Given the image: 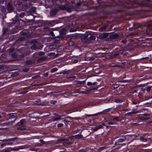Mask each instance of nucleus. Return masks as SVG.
Wrapping results in <instances>:
<instances>
[{"label":"nucleus","mask_w":152,"mask_h":152,"mask_svg":"<svg viewBox=\"0 0 152 152\" xmlns=\"http://www.w3.org/2000/svg\"><path fill=\"white\" fill-rule=\"evenodd\" d=\"M88 33L84 34L81 37L82 41L84 43H89L92 42V40H94L96 39V36L94 35H91L88 37L89 35Z\"/></svg>","instance_id":"obj_1"},{"label":"nucleus","mask_w":152,"mask_h":152,"mask_svg":"<svg viewBox=\"0 0 152 152\" xmlns=\"http://www.w3.org/2000/svg\"><path fill=\"white\" fill-rule=\"evenodd\" d=\"M26 121L25 119L21 120L20 122H18L17 124V126L19 127L18 128L19 130H25L26 129L25 127Z\"/></svg>","instance_id":"obj_2"},{"label":"nucleus","mask_w":152,"mask_h":152,"mask_svg":"<svg viewBox=\"0 0 152 152\" xmlns=\"http://www.w3.org/2000/svg\"><path fill=\"white\" fill-rule=\"evenodd\" d=\"M88 106L87 105H83L76 107L71 110L69 112V113L73 112L80 111L83 109L87 107Z\"/></svg>","instance_id":"obj_3"},{"label":"nucleus","mask_w":152,"mask_h":152,"mask_svg":"<svg viewBox=\"0 0 152 152\" xmlns=\"http://www.w3.org/2000/svg\"><path fill=\"white\" fill-rule=\"evenodd\" d=\"M127 54V53L126 52L124 53L123 50H120L119 51L116 52L115 53L112 55L110 56L111 58H115L121 54L123 55H126Z\"/></svg>","instance_id":"obj_4"},{"label":"nucleus","mask_w":152,"mask_h":152,"mask_svg":"<svg viewBox=\"0 0 152 152\" xmlns=\"http://www.w3.org/2000/svg\"><path fill=\"white\" fill-rule=\"evenodd\" d=\"M17 116V114L15 113L8 114L7 115V120L9 119H13L14 120L11 122H14L16 120Z\"/></svg>","instance_id":"obj_5"},{"label":"nucleus","mask_w":152,"mask_h":152,"mask_svg":"<svg viewBox=\"0 0 152 152\" xmlns=\"http://www.w3.org/2000/svg\"><path fill=\"white\" fill-rule=\"evenodd\" d=\"M39 44L37 41H36L32 43L31 48L32 49L37 50L39 49Z\"/></svg>","instance_id":"obj_6"},{"label":"nucleus","mask_w":152,"mask_h":152,"mask_svg":"<svg viewBox=\"0 0 152 152\" xmlns=\"http://www.w3.org/2000/svg\"><path fill=\"white\" fill-rule=\"evenodd\" d=\"M43 29L46 32H49V34L52 36V37L55 36V35L53 33V32L52 31V30L48 27L47 26L43 28Z\"/></svg>","instance_id":"obj_7"},{"label":"nucleus","mask_w":152,"mask_h":152,"mask_svg":"<svg viewBox=\"0 0 152 152\" xmlns=\"http://www.w3.org/2000/svg\"><path fill=\"white\" fill-rule=\"evenodd\" d=\"M7 9L8 12H11L14 10V8L12 5L10 3H9L8 4Z\"/></svg>","instance_id":"obj_8"},{"label":"nucleus","mask_w":152,"mask_h":152,"mask_svg":"<svg viewBox=\"0 0 152 152\" xmlns=\"http://www.w3.org/2000/svg\"><path fill=\"white\" fill-rule=\"evenodd\" d=\"M58 10H59L57 9L52 10L50 12V15L52 16H55L57 14Z\"/></svg>","instance_id":"obj_9"},{"label":"nucleus","mask_w":152,"mask_h":152,"mask_svg":"<svg viewBox=\"0 0 152 152\" xmlns=\"http://www.w3.org/2000/svg\"><path fill=\"white\" fill-rule=\"evenodd\" d=\"M65 141L63 143V145L65 146H66L67 145H71L72 144L73 142H69L68 139H65Z\"/></svg>","instance_id":"obj_10"},{"label":"nucleus","mask_w":152,"mask_h":152,"mask_svg":"<svg viewBox=\"0 0 152 152\" xmlns=\"http://www.w3.org/2000/svg\"><path fill=\"white\" fill-rule=\"evenodd\" d=\"M34 63V61L33 60H28L26 61V64L27 66L31 65Z\"/></svg>","instance_id":"obj_11"},{"label":"nucleus","mask_w":152,"mask_h":152,"mask_svg":"<svg viewBox=\"0 0 152 152\" xmlns=\"http://www.w3.org/2000/svg\"><path fill=\"white\" fill-rule=\"evenodd\" d=\"M103 125L105 126V125L104 124H103L102 125H100L95 127V128L93 129V131L94 132H96L99 129L102 128L103 127Z\"/></svg>","instance_id":"obj_12"},{"label":"nucleus","mask_w":152,"mask_h":152,"mask_svg":"<svg viewBox=\"0 0 152 152\" xmlns=\"http://www.w3.org/2000/svg\"><path fill=\"white\" fill-rule=\"evenodd\" d=\"M72 137H74L75 139H80L82 138L83 137V136L80 134H79L74 136H72Z\"/></svg>","instance_id":"obj_13"},{"label":"nucleus","mask_w":152,"mask_h":152,"mask_svg":"<svg viewBox=\"0 0 152 152\" xmlns=\"http://www.w3.org/2000/svg\"><path fill=\"white\" fill-rule=\"evenodd\" d=\"M108 36V34L107 33H103L100 35V37L103 39L107 38Z\"/></svg>","instance_id":"obj_14"},{"label":"nucleus","mask_w":152,"mask_h":152,"mask_svg":"<svg viewBox=\"0 0 152 152\" xmlns=\"http://www.w3.org/2000/svg\"><path fill=\"white\" fill-rule=\"evenodd\" d=\"M126 140H127V138L126 137L124 138H120L118 140V143H122L124 142Z\"/></svg>","instance_id":"obj_15"},{"label":"nucleus","mask_w":152,"mask_h":152,"mask_svg":"<svg viewBox=\"0 0 152 152\" xmlns=\"http://www.w3.org/2000/svg\"><path fill=\"white\" fill-rule=\"evenodd\" d=\"M139 139L140 140L143 142H145L148 141L147 138H145L141 136L140 137Z\"/></svg>","instance_id":"obj_16"},{"label":"nucleus","mask_w":152,"mask_h":152,"mask_svg":"<svg viewBox=\"0 0 152 152\" xmlns=\"http://www.w3.org/2000/svg\"><path fill=\"white\" fill-rule=\"evenodd\" d=\"M56 48V46L55 45H51L49 46V48L50 50H53Z\"/></svg>","instance_id":"obj_17"},{"label":"nucleus","mask_w":152,"mask_h":152,"mask_svg":"<svg viewBox=\"0 0 152 152\" xmlns=\"http://www.w3.org/2000/svg\"><path fill=\"white\" fill-rule=\"evenodd\" d=\"M139 118L140 120L143 121H146L149 119V118L148 117H144L143 116H141L139 117Z\"/></svg>","instance_id":"obj_18"},{"label":"nucleus","mask_w":152,"mask_h":152,"mask_svg":"<svg viewBox=\"0 0 152 152\" xmlns=\"http://www.w3.org/2000/svg\"><path fill=\"white\" fill-rule=\"evenodd\" d=\"M126 145L125 143H123L122 144H118V146L116 148H115L117 151L119 150L120 148L122 147L123 146Z\"/></svg>","instance_id":"obj_19"},{"label":"nucleus","mask_w":152,"mask_h":152,"mask_svg":"<svg viewBox=\"0 0 152 152\" xmlns=\"http://www.w3.org/2000/svg\"><path fill=\"white\" fill-rule=\"evenodd\" d=\"M151 88H152V86H148L146 87L145 89H144V90H142V91H144L146 90L148 92H149L151 90Z\"/></svg>","instance_id":"obj_20"},{"label":"nucleus","mask_w":152,"mask_h":152,"mask_svg":"<svg viewBox=\"0 0 152 152\" xmlns=\"http://www.w3.org/2000/svg\"><path fill=\"white\" fill-rule=\"evenodd\" d=\"M111 121H121V120H120L119 119L118 117H113V118L111 119Z\"/></svg>","instance_id":"obj_21"},{"label":"nucleus","mask_w":152,"mask_h":152,"mask_svg":"<svg viewBox=\"0 0 152 152\" xmlns=\"http://www.w3.org/2000/svg\"><path fill=\"white\" fill-rule=\"evenodd\" d=\"M119 35L117 34H115L113 35L112 38L113 39H117L119 38Z\"/></svg>","instance_id":"obj_22"},{"label":"nucleus","mask_w":152,"mask_h":152,"mask_svg":"<svg viewBox=\"0 0 152 152\" xmlns=\"http://www.w3.org/2000/svg\"><path fill=\"white\" fill-rule=\"evenodd\" d=\"M106 28V27L105 26H102L100 28H99V31H103L105 30Z\"/></svg>","instance_id":"obj_23"},{"label":"nucleus","mask_w":152,"mask_h":152,"mask_svg":"<svg viewBox=\"0 0 152 152\" xmlns=\"http://www.w3.org/2000/svg\"><path fill=\"white\" fill-rule=\"evenodd\" d=\"M66 7L64 5H60L59 7V9L62 10H66Z\"/></svg>","instance_id":"obj_24"},{"label":"nucleus","mask_w":152,"mask_h":152,"mask_svg":"<svg viewBox=\"0 0 152 152\" xmlns=\"http://www.w3.org/2000/svg\"><path fill=\"white\" fill-rule=\"evenodd\" d=\"M66 10L68 12H71L72 11V10L70 7H66Z\"/></svg>","instance_id":"obj_25"},{"label":"nucleus","mask_w":152,"mask_h":152,"mask_svg":"<svg viewBox=\"0 0 152 152\" xmlns=\"http://www.w3.org/2000/svg\"><path fill=\"white\" fill-rule=\"evenodd\" d=\"M8 28H4L3 30V33L4 34H6L8 31Z\"/></svg>","instance_id":"obj_26"},{"label":"nucleus","mask_w":152,"mask_h":152,"mask_svg":"<svg viewBox=\"0 0 152 152\" xmlns=\"http://www.w3.org/2000/svg\"><path fill=\"white\" fill-rule=\"evenodd\" d=\"M18 138L17 137H15L14 138L8 139L9 141H14L15 140H17L18 139Z\"/></svg>","instance_id":"obj_27"},{"label":"nucleus","mask_w":152,"mask_h":152,"mask_svg":"<svg viewBox=\"0 0 152 152\" xmlns=\"http://www.w3.org/2000/svg\"><path fill=\"white\" fill-rule=\"evenodd\" d=\"M61 119V117L59 116L58 117H56L54 118V119L52 120V121H58V120H60Z\"/></svg>","instance_id":"obj_28"},{"label":"nucleus","mask_w":152,"mask_h":152,"mask_svg":"<svg viewBox=\"0 0 152 152\" xmlns=\"http://www.w3.org/2000/svg\"><path fill=\"white\" fill-rule=\"evenodd\" d=\"M25 15V13L24 12H22L19 15V16L21 18H23Z\"/></svg>","instance_id":"obj_29"},{"label":"nucleus","mask_w":152,"mask_h":152,"mask_svg":"<svg viewBox=\"0 0 152 152\" xmlns=\"http://www.w3.org/2000/svg\"><path fill=\"white\" fill-rule=\"evenodd\" d=\"M58 69L56 68H53L50 70L51 72L53 73L54 72L58 70Z\"/></svg>","instance_id":"obj_30"},{"label":"nucleus","mask_w":152,"mask_h":152,"mask_svg":"<svg viewBox=\"0 0 152 152\" xmlns=\"http://www.w3.org/2000/svg\"><path fill=\"white\" fill-rule=\"evenodd\" d=\"M123 101L122 100L119 99H116L115 100V102L118 103H120L122 102Z\"/></svg>","instance_id":"obj_31"},{"label":"nucleus","mask_w":152,"mask_h":152,"mask_svg":"<svg viewBox=\"0 0 152 152\" xmlns=\"http://www.w3.org/2000/svg\"><path fill=\"white\" fill-rule=\"evenodd\" d=\"M141 102V101H139L137 100H134V101H133L132 102V103L133 104H137V103H139L140 102Z\"/></svg>","instance_id":"obj_32"},{"label":"nucleus","mask_w":152,"mask_h":152,"mask_svg":"<svg viewBox=\"0 0 152 152\" xmlns=\"http://www.w3.org/2000/svg\"><path fill=\"white\" fill-rule=\"evenodd\" d=\"M45 59H46V57H40V58H39L38 59V60L39 61H42V60H45Z\"/></svg>","instance_id":"obj_33"},{"label":"nucleus","mask_w":152,"mask_h":152,"mask_svg":"<svg viewBox=\"0 0 152 152\" xmlns=\"http://www.w3.org/2000/svg\"><path fill=\"white\" fill-rule=\"evenodd\" d=\"M38 55V53H36L33 55V57L36 58L37 57Z\"/></svg>","instance_id":"obj_34"},{"label":"nucleus","mask_w":152,"mask_h":152,"mask_svg":"<svg viewBox=\"0 0 152 152\" xmlns=\"http://www.w3.org/2000/svg\"><path fill=\"white\" fill-rule=\"evenodd\" d=\"M45 53L43 52H40L38 53V55L39 56H42L44 55Z\"/></svg>","instance_id":"obj_35"},{"label":"nucleus","mask_w":152,"mask_h":152,"mask_svg":"<svg viewBox=\"0 0 152 152\" xmlns=\"http://www.w3.org/2000/svg\"><path fill=\"white\" fill-rule=\"evenodd\" d=\"M29 70V69L27 68L26 69H23V71L24 72H27Z\"/></svg>","instance_id":"obj_36"},{"label":"nucleus","mask_w":152,"mask_h":152,"mask_svg":"<svg viewBox=\"0 0 152 152\" xmlns=\"http://www.w3.org/2000/svg\"><path fill=\"white\" fill-rule=\"evenodd\" d=\"M148 25L149 27L152 26V21L149 22L148 24Z\"/></svg>","instance_id":"obj_37"},{"label":"nucleus","mask_w":152,"mask_h":152,"mask_svg":"<svg viewBox=\"0 0 152 152\" xmlns=\"http://www.w3.org/2000/svg\"><path fill=\"white\" fill-rule=\"evenodd\" d=\"M69 71H64L62 73L63 74L65 75L66 74H68L69 73Z\"/></svg>","instance_id":"obj_38"},{"label":"nucleus","mask_w":152,"mask_h":152,"mask_svg":"<svg viewBox=\"0 0 152 152\" xmlns=\"http://www.w3.org/2000/svg\"><path fill=\"white\" fill-rule=\"evenodd\" d=\"M64 125L62 123L59 124H57V126L58 127H61L63 126Z\"/></svg>","instance_id":"obj_39"},{"label":"nucleus","mask_w":152,"mask_h":152,"mask_svg":"<svg viewBox=\"0 0 152 152\" xmlns=\"http://www.w3.org/2000/svg\"><path fill=\"white\" fill-rule=\"evenodd\" d=\"M138 113V112H129V113H128L127 114H128V115H130V114H135V113Z\"/></svg>","instance_id":"obj_40"},{"label":"nucleus","mask_w":152,"mask_h":152,"mask_svg":"<svg viewBox=\"0 0 152 152\" xmlns=\"http://www.w3.org/2000/svg\"><path fill=\"white\" fill-rule=\"evenodd\" d=\"M39 141L40 142H41L42 143L41 144H42L43 146V145L44 144H45V141H44L43 140H39Z\"/></svg>","instance_id":"obj_41"},{"label":"nucleus","mask_w":152,"mask_h":152,"mask_svg":"<svg viewBox=\"0 0 152 152\" xmlns=\"http://www.w3.org/2000/svg\"><path fill=\"white\" fill-rule=\"evenodd\" d=\"M10 151L8 149H5L2 151V152H10Z\"/></svg>","instance_id":"obj_42"},{"label":"nucleus","mask_w":152,"mask_h":152,"mask_svg":"<svg viewBox=\"0 0 152 152\" xmlns=\"http://www.w3.org/2000/svg\"><path fill=\"white\" fill-rule=\"evenodd\" d=\"M31 151H37L38 150V149L37 148H31L30 149Z\"/></svg>","instance_id":"obj_43"},{"label":"nucleus","mask_w":152,"mask_h":152,"mask_svg":"<svg viewBox=\"0 0 152 152\" xmlns=\"http://www.w3.org/2000/svg\"><path fill=\"white\" fill-rule=\"evenodd\" d=\"M142 115H143V116L147 117V116H149L150 115V114L146 113V114H143Z\"/></svg>","instance_id":"obj_44"},{"label":"nucleus","mask_w":152,"mask_h":152,"mask_svg":"<svg viewBox=\"0 0 152 152\" xmlns=\"http://www.w3.org/2000/svg\"><path fill=\"white\" fill-rule=\"evenodd\" d=\"M48 54H49V56H53L55 54V53H50Z\"/></svg>","instance_id":"obj_45"},{"label":"nucleus","mask_w":152,"mask_h":152,"mask_svg":"<svg viewBox=\"0 0 152 152\" xmlns=\"http://www.w3.org/2000/svg\"><path fill=\"white\" fill-rule=\"evenodd\" d=\"M56 102L57 101H51L50 102V103L53 104H54L56 103Z\"/></svg>","instance_id":"obj_46"},{"label":"nucleus","mask_w":152,"mask_h":152,"mask_svg":"<svg viewBox=\"0 0 152 152\" xmlns=\"http://www.w3.org/2000/svg\"><path fill=\"white\" fill-rule=\"evenodd\" d=\"M119 86V85H114V88H118Z\"/></svg>","instance_id":"obj_47"},{"label":"nucleus","mask_w":152,"mask_h":152,"mask_svg":"<svg viewBox=\"0 0 152 152\" xmlns=\"http://www.w3.org/2000/svg\"><path fill=\"white\" fill-rule=\"evenodd\" d=\"M87 85L88 86H90L92 85V83L91 82H88L87 83Z\"/></svg>","instance_id":"obj_48"},{"label":"nucleus","mask_w":152,"mask_h":152,"mask_svg":"<svg viewBox=\"0 0 152 152\" xmlns=\"http://www.w3.org/2000/svg\"><path fill=\"white\" fill-rule=\"evenodd\" d=\"M84 83V82L83 81H78V82L77 84H82Z\"/></svg>","instance_id":"obj_49"},{"label":"nucleus","mask_w":152,"mask_h":152,"mask_svg":"<svg viewBox=\"0 0 152 152\" xmlns=\"http://www.w3.org/2000/svg\"><path fill=\"white\" fill-rule=\"evenodd\" d=\"M110 151L111 152H117V151L115 148L113 149Z\"/></svg>","instance_id":"obj_50"},{"label":"nucleus","mask_w":152,"mask_h":152,"mask_svg":"<svg viewBox=\"0 0 152 152\" xmlns=\"http://www.w3.org/2000/svg\"><path fill=\"white\" fill-rule=\"evenodd\" d=\"M1 141L2 142H7L9 141L8 139H6V140H1Z\"/></svg>","instance_id":"obj_51"},{"label":"nucleus","mask_w":152,"mask_h":152,"mask_svg":"<svg viewBox=\"0 0 152 152\" xmlns=\"http://www.w3.org/2000/svg\"><path fill=\"white\" fill-rule=\"evenodd\" d=\"M6 144H7V145H12V144L13 143L12 142H8L7 143H6Z\"/></svg>","instance_id":"obj_52"},{"label":"nucleus","mask_w":152,"mask_h":152,"mask_svg":"<svg viewBox=\"0 0 152 152\" xmlns=\"http://www.w3.org/2000/svg\"><path fill=\"white\" fill-rule=\"evenodd\" d=\"M96 115V114H93V115H86V116H95Z\"/></svg>","instance_id":"obj_53"},{"label":"nucleus","mask_w":152,"mask_h":152,"mask_svg":"<svg viewBox=\"0 0 152 152\" xmlns=\"http://www.w3.org/2000/svg\"><path fill=\"white\" fill-rule=\"evenodd\" d=\"M78 61V60L77 59L74 60L73 61L74 63H76Z\"/></svg>","instance_id":"obj_54"},{"label":"nucleus","mask_w":152,"mask_h":152,"mask_svg":"<svg viewBox=\"0 0 152 152\" xmlns=\"http://www.w3.org/2000/svg\"><path fill=\"white\" fill-rule=\"evenodd\" d=\"M118 145V142H116L115 143V145H114V146L113 147V148H114V147H115V146H117V145Z\"/></svg>","instance_id":"obj_55"},{"label":"nucleus","mask_w":152,"mask_h":152,"mask_svg":"<svg viewBox=\"0 0 152 152\" xmlns=\"http://www.w3.org/2000/svg\"><path fill=\"white\" fill-rule=\"evenodd\" d=\"M4 0H0V4H3L4 2Z\"/></svg>","instance_id":"obj_56"},{"label":"nucleus","mask_w":152,"mask_h":152,"mask_svg":"<svg viewBox=\"0 0 152 152\" xmlns=\"http://www.w3.org/2000/svg\"><path fill=\"white\" fill-rule=\"evenodd\" d=\"M148 99H151V103H152V96H151V97H150L149 98H147L146 99V100H147Z\"/></svg>","instance_id":"obj_57"},{"label":"nucleus","mask_w":152,"mask_h":152,"mask_svg":"<svg viewBox=\"0 0 152 152\" xmlns=\"http://www.w3.org/2000/svg\"><path fill=\"white\" fill-rule=\"evenodd\" d=\"M80 93H83V94H86L87 93V92L84 91H81L80 92Z\"/></svg>","instance_id":"obj_58"},{"label":"nucleus","mask_w":152,"mask_h":152,"mask_svg":"<svg viewBox=\"0 0 152 152\" xmlns=\"http://www.w3.org/2000/svg\"><path fill=\"white\" fill-rule=\"evenodd\" d=\"M7 145V144H6V143H3V144H2L1 145V147H3V146H5V145Z\"/></svg>","instance_id":"obj_59"},{"label":"nucleus","mask_w":152,"mask_h":152,"mask_svg":"<svg viewBox=\"0 0 152 152\" xmlns=\"http://www.w3.org/2000/svg\"><path fill=\"white\" fill-rule=\"evenodd\" d=\"M37 146H43L42 144H41L40 143L38 144H37Z\"/></svg>","instance_id":"obj_60"},{"label":"nucleus","mask_w":152,"mask_h":152,"mask_svg":"<svg viewBox=\"0 0 152 152\" xmlns=\"http://www.w3.org/2000/svg\"><path fill=\"white\" fill-rule=\"evenodd\" d=\"M108 124H114V123H113L112 122H109L108 123Z\"/></svg>","instance_id":"obj_61"},{"label":"nucleus","mask_w":152,"mask_h":152,"mask_svg":"<svg viewBox=\"0 0 152 152\" xmlns=\"http://www.w3.org/2000/svg\"><path fill=\"white\" fill-rule=\"evenodd\" d=\"M38 77V76H37V75H36V76H34L33 77H32V79H35V78H37Z\"/></svg>","instance_id":"obj_62"},{"label":"nucleus","mask_w":152,"mask_h":152,"mask_svg":"<svg viewBox=\"0 0 152 152\" xmlns=\"http://www.w3.org/2000/svg\"><path fill=\"white\" fill-rule=\"evenodd\" d=\"M122 42L124 44H126L127 42L126 41L122 40Z\"/></svg>","instance_id":"obj_63"},{"label":"nucleus","mask_w":152,"mask_h":152,"mask_svg":"<svg viewBox=\"0 0 152 152\" xmlns=\"http://www.w3.org/2000/svg\"><path fill=\"white\" fill-rule=\"evenodd\" d=\"M90 60H92V61H93L94 60V59H95V58H93V57H92V58H90Z\"/></svg>","instance_id":"obj_64"}]
</instances>
